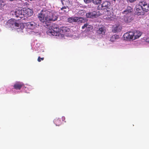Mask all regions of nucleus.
<instances>
[{
    "instance_id": "obj_14",
    "label": "nucleus",
    "mask_w": 149,
    "mask_h": 149,
    "mask_svg": "<svg viewBox=\"0 0 149 149\" xmlns=\"http://www.w3.org/2000/svg\"><path fill=\"white\" fill-rule=\"evenodd\" d=\"M24 85V84L22 82H17L14 85L13 87L15 89L20 90Z\"/></svg>"
},
{
    "instance_id": "obj_36",
    "label": "nucleus",
    "mask_w": 149,
    "mask_h": 149,
    "mask_svg": "<svg viewBox=\"0 0 149 149\" xmlns=\"http://www.w3.org/2000/svg\"><path fill=\"white\" fill-rule=\"evenodd\" d=\"M98 7H99V6H98V7H97V9H98V10H99V9L98 8Z\"/></svg>"
},
{
    "instance_id": "obj_16",
    "label": "nucleus",
    "mask_w": 149,
    "mask_h": 149,
    "mask_svg": "<svg viewBox=\"0 0 149 149\" xmlns=\"http://www.w3.org/2000/svg\"><path fill=\"white\" fill-rule=\"evenodd\" d=\"M58 18V15L56 13H52V15H51V16H50L49 22L52 21H55Z\"/></svg>"
},
{
    "instance_id": "obj_24",
    "label": "nucleus",
    "mask_w": 149,
    "mask_h": 149,
    "mask_svg": "<svg viewBox=\"0 0 149 149\" xmlns=\"http://www.w3.org/2000/svg\"><path fill=\"white\" fill-rule=\"evenodd\" d=\"M61 1L63 6H68L70 4V0H61Z\"/></svg>"
},
{
    "instance_id": "obj_32",
    "label": "nucleus",
    "mask_w": 149,
    "mask_h": 149,
    "mask_svg": "<svg viewBox=\"0 0 149 149\" xmlns=\"http://www.w3.org/2000/svg\"><path fill=\"white\" fill-rule=\"evenodd\" d=\"M147 41L149 43V39H147Z\"/></svg>"
},
{
    "instance_id": "obj_29",
    "label": "nucleus",
    "mask_w": 149,
    "mask_h": 149,
    "mask_svg": "<svg viewBox=\"0 0 149 149\" xmlns=\"http://www.w3.org/2000/svg\"><path fill=\"white\" fill-rule=\"evenodd\" d=\"M84 2L86 3H90L92 0H84Z\"/></svg>"
},
{
    "instance_id": "obj_27",
    "label": "nucleus",
    "mask_w": 149,
    "mask_h": 149,
    "mask_svg": "<svg viewBox=\"0 0 149 149\" xmlns=\"http://www.w3.org/2000/svg\"><path fill=\"white\" fill-rule=\"evenodd\" d=\"M5 5V3L4 1L2 0H0V9L3 8Z\"/></svg>"
},
{
    "instance_id": "obj_6",
    "label": "nucleus",
    "mask_w": 149,
    "mask_h": 149,
    "mask_svg": "<svg viewBox=\"0 0 149 149\" xmlns=\"http://www.w3.org/2000/svg\"><path fill=\"white\" fill-rule=\"evenodd\" d=\"M133 10V8L131 6H127L126 9L122 12L124 16H130Z\"/></svg>"
},
{
    "instance_id": "obj_22",
    "label": "nucleus",
    "mask_w": 149,
    "mask_h": 149,
    "mask_svg": "<svg viewBox=\"0 0 149 149\" xmlns=\"http://www.w3.org/2000/svg\"><path fill=\"white\" fill-rule=\"evenodd\" d=\"M119 36L116 34L112 36L111 37L110 40L111 41L114 42L119 38Z\"/></svg>"
},
{
    "instance_id": "obj_28",
    "label": "nucleus",
    "mask_w": 149,
    "mask_h": 149,
    "mask_svg": "<svg viewBox=\"0 0 149 149\" xmlns=\"http://www.w3.org/2000/svg\"><path fill=\"white\" fill-rule=\"evenodd\" d=\"M44 59V58H40V56H39L38 58V61L39 62H40L41 61V60L42 61Z\"/></svg>"
},
{
    "instance_id": "obj_8",
    "label": "nucleus",
    "mask_w": 149,
    "mask_h": 149,
    "mask_svg": "<svg viewBox=\"0 0 149 149\" xmlns=\"http://www.w3.org/2000/svg\"><path fill=\"white\" fill-rule=\"evenodd\" d=\"M133 32L130 31L129 33H125L123 36V37L124 40H130L131 39H132V35H134Z\"/></svg>"
},
{
    "instance_id": "obj_5",
    "label": "nucleus",
    "mask_w": 149,
    "mask_h": 149,
    "mask_svg": "<svg viewBox=\"0 0 149 149\" xmlns=\"http://www.w3.org/2000/svg\"><path fill=\"white\" fill-rule=\"evenodd\" d=\"M139 4L142 8L143 11L147 12L149 11V4L143 1L139 2Z\"/></svg>"
},
{
    "instance_id": "obj_33",
    "label": "nucleus",
    "mask_w": 149,
    "mask_h": 149,
    "mask_svg": "<svg viewBox=\"0 0 149 149\" xmlns=\"http://www.w3.org/2000/svg\"><path fill=\"white\" fill-rule=\"evenodd\" d=\"M28 1H32L33 0H27Z\"/></svg>"
},
{
    "instance_id": "obj_11",
    "label": "nucleus",
    "mask_w": 149,
    "mask_h": 149,
    "mask_svg": "<svg viewBox=\"0 0 149 149\" xmlns=\"http://www.w3.org/2000/svg\"><path fill=\"white\" fill-rule=\"evenodd\" d=\"M133 33L134 35H132V38H134V40H135L139 38L142 34L141 32L138 31H133Z\"/></svg>"
},
{
    "instance_id": "obj_20",
    "label": "nucleus",
    "mask_w": 149,
    "mask_h": 149,
    "mask_svg": "<svg viewBox=\"0 0 149 149\" xmlns=\"http://www.w3.org/2000/svg\"><path fill=\"white\" fill-rule=\"evenodd\" d=\"M77 23H84L86 22L88 19L86 18H82L81 17H78Z\"/></svg>"
},
{
    "instance_id": "obj_18",
    "label": "nucleus",
    "mask_w": 149,
    "mask_h": 149,
    "mask_svg": "<svg viewBox=\"0 0 149 149\" xmlns=\"http://www.w3.org/2000/svg\"><path fill=\"white\" fill-rule=\"evenodd\" d=\"M78 17H70L68 19V22L70 23L77 22L78 21Z\"/></svg>"
},
{
    "instance_id": "obj_3",
    "label": "nucleus",
    "mask_w": 149,
    "mask_h": 149,
    "mask_svg": "<svg viewBox=\"0 0 149 149\" xmlns=\"http://www.w3.org/2000/svg\"><path fill=\"white\" fill-rule=\"evenodd\" d=\"M51 15L52 13L46 9H44L38 14V17L42 23L47 24L49 23L50 16Z\"/></svg>"
},
{
    "instance_id": "obj_25",
    "label": "nucleus",
    "mask_w": 149,
    "mask_h": 149,
    "mask_svg": "<svg viewBox=\"0 0 149 149\" xmlns=\"http://www.w3.org/2000/svg\"><path fill=\"white\" fill-rule=\"evenodd\" d=\"M102 0H92L93 3L96 5H98L102 2Z\"/></svg>"
},
{
    "instance_id": "obj_31",
    "label": "nucleus",
    "mask_w": 149,
    "mask_h": 149,
    "mask_svg": "<svg viewBox=\"0 0 149 149\" xmlns=\"http://www.w3.org/2000/svg\"><path fill=\"white\" fill-rule=\"evenodd\" d=\"M62 119H63V120L65 119V117L63 116L62 117Z\"/></svg>"
},
{
    "instance_id": "obj_9",
    "label": "nucleus",
    "mask_w": 149,
    "mask_h": 149,
    "mask_svg": "<svg viewBox=\"0 0 149 149\" xmlns=\"http://www.w3.org/2000/svg\"><path fill=\"white\" fill-rule=\"evenodd\" d=\"M86 16L87 18H96L97 16V13L95 11L88 13L86 14Z\"/></svg>"
},
{
    "instance_id": "obj_4",
    "label": "nucleus",
    "mask_w": 149,
    "mask_h": 149,
    "mask_svg": "<svg viewBox=\"0 0 149 149\" xmlns=\"http://www.w3.org/2000/svg\"><path fill=\"white\" fill-rule=\"evenodd\" d=\"M14 13L15 17L19 18L18 20L24 17V11L21 8H19Z\"/></svg>"
},
{
    "instance_id": "obj_26",
    "label": "nucleus",
    "mask_w": 149,
    "mask_h": 149,
    "mask_svg": "<svg viewBox=\"0 0 149 149\" xmlns=\"http://www.w3.org/2000/svg\"><path fill=\"white\" fill-rule=\"evenodd\" d=\"M54 122L56 126H59L61 123V121L59 118L54 120Z\"/></svg>"
},
{
    "instance_id": "obj_1",
    "label": "nucleus",
    "mask_w": 149,
    "mask_h": 149,
    "mask_svg": "<svg viewBox=\"0 0 149 149\" xmlns=\"http://www.w3.org/2000/svg\"><path fill=\"white\" fill-rule=\"evenodd\" d=\"M70 29L67 26H63L59 29L58 26L53 24L49 27V30L47 31V34L50 36H54L60 37H63L64 33H68Z\"/></svg>"
},
{
    "instance_id": "obj_10",
    "label": "nucleus",
    "mask_w": 149,
    "mask_h": 149,
    "mask_svg": "<svg viewBox=\"0 0 149 149\" xmlns=\"http://www.w3.org/2000/svg\"><path fill=\"white\" fill-rule=\"evenodd\" d=\"M25 24H26L27 29H33L35 28L36 24L33 22H28Z\"/></svg>"
},
{
    "instance_id": "obj_30",
    "label": "nucleus",
    "mask_w": 149,
    "mask_h": 149,
    "mask_svg": "<svg viewBox=\"0 0 149 149\" xmlns=\"http://www.w3.org/2000/svg\"><path fill=\"white\" fill-rule=\"evenodd\" d=\"M130 3H132L136 1V0H128Z\"/></svg>"
},
{
    "instance_id": "obj_23",
    "label": "nucleus",
    "mask_w": 149,
    "mask_h": 149,
    "mask_svg": "<svg viewBox=\"0 0 149 149\" xmlns=\"http://www.w3.org/2000/svg\"><path fill=\"white\" fill-rule=\"evenodd\" d=\"M121 30V28L120 26H116L114 27L112 31L114 33H116L120 31Z\"/></svg>"
},
{
    "instance_id": "obj_7",
    "label": "nucleus",
    "mask_w": 149,
    "mask_h": 149,
    "mask_svg": "<svg viewBox=\"0 0 149 149\" xmlns=\"http://www.w3.org/2000/svg\"><path fill=\"white\" fill-rule=\"evenodd\" d=\"M23 10L24 11V17H29L31 16L33 13L32 10L28 8H23Z\"/></svg>"
},
{
    "instance_id": "obj_17",
    "label": "nucleus",
    "mask_w": 149,
    "mask_h": 149,
    "mask_svg": "<svg viewBox=\"0 0 149 149\" xmlns=\"http://www.w3.org/2000/svg\"><path fill=\"white\" fill-rule=\"evenodd\" d=\"M85 27L86 28V31H89L91 29H93L92 26L91 25H88L87 23L84 24L82 27V29H84Z\"/></svg>"
},
{
    "instance_id": "obj_35",
    "label": "nucleus",
    "mask_w": 149,
    "mask_h": 149,
    "mask_svg": "<svg viewBox=\"0 0 149 149\" xmlns=\"http://www.w3.org/2000/svg\"><path fill=\"white\" fill-rule=\"evenodd\" d=\"M114 2H115L116 1V0H113Z\"/></svg>"
},
{
    "instance_id": "obj_34",
    "label": "nucleus",
    "mask_w": 149,
    "mask_h": 149,
    "mask_svg": "<svg viewBox=\"0 0 149 149\" xmlns=\"http://www.w3.org/2000/svg\"><path fill=\"white\" fill-rule=\"evenodd\" d=\"M83 11L82 10H81L79 12V13Z\"/></svg>"
},
{
    "instance_id": "obj_21",
    "label": "nucleus",
    "mask_w": 149,
    "mask_h": 149,
    "mask_svg": "<svg viewBox=\"0 0 149 149\" xmlns=\"http://www.w3.org/2000/svg\"><path fill=\"white\" fill-rule=\"evenodd\" d=\"M124 20L126 23H129L132 21L133 19L130 16H124Z\"/></svg>"
},
{
    "instance_id": "obj_13",
    "label": "nucleus",
    "mask_w": 149,
    "mask_h": 149,
    "mask_svg": "<svg viewBox=\"0 0 149 149\" xmlns=\"http://www.w3.org/2000/svg\"><path fill=\"white\" fill-rule=\"evenodd\" d=\"M105 32V28L103 26H102L101 27H100L97 31V33L99 35H104Z\"/></svg>"
},
{
    "instance_id": "obj_15",
    "label": "nucleus",
    "mask_w": 149,
    "mask_h": 149,
    "mask_svg": "<svg viewBox=\"0 0 149 149\" xmlns=\"http://www.w3.org/2000/svg\"><path fill=\"white\" fill-rule=\"evenodd\" d=\"M136 10L138 14L142 15L143 14V12H142V8L139 4V3L136 7Z\"/></svg>"
},
{
    "instance_id": "obj_12",
    "label": "nucleus",
    "mask_w": 149,
    "mask_h": 149,
    "mask_svg": "<svg viewBox=\"0 0 149 149\" xmlns=\"http://www.w3.org/2000/svg\"><path fill=\"white\" fill-rule=\"evenodd\" d=\"M8 23L9 24H8L10 26H15L19 27L20 24H19L16 22L15 20L13 19H10L8 20Z\"/></svg>"
},
{
    "instance_id": "obj_19",
    "label": "nucleus",
    "mask_w": 149,
    "mask_h": 149,
    "mask_svg": "<svg viewBox=\"0 0 149 149\" xmlns=\"http://www.w3.org/2000/svg\"><path fill=\"white\" fill-rule=\"evenodd\" d=\"M61 10L63 12V13H66L69 11V9L68 6H64L61 8Z\"/></svg>"
},
{
    "instance_id": "obj_2",
    "label": "nucleus",
    "mask_w": 149,
    "mask_h": 149,
    "mask_svg": "<svg viewBox=\"0 0 149 149\" xmlns=\"http://www.w3.org/2000/svg\"><path fill=\"white\" fill-rule=\"evenodd\" d=\"M101 9L104 10L105 15L104 16V19L108 21H111L112 17V8L110 2L105 1L101 4Z\"/></svg>"
}]
</instances>
